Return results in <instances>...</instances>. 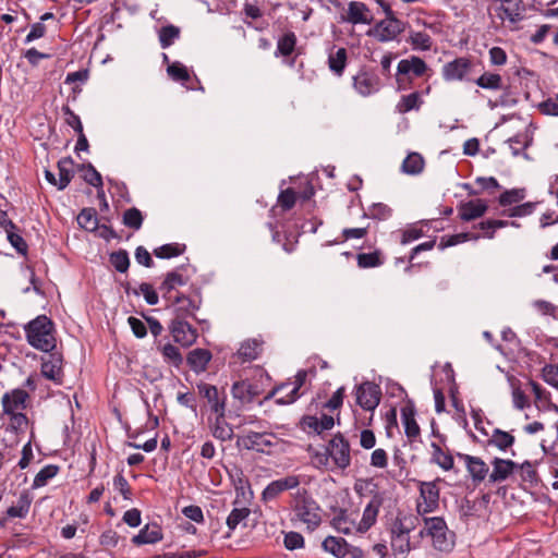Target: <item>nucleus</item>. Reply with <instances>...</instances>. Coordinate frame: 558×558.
Instances as JSON below:
<instances>
[{
  "instance_id": "ea45409f",
  "label": "nucleus",
  "mask_w": 558,
  "mask_h": 558,
  "mask_svg": "<svg viewBox=\"0 0 558 558\" xmlns=\"http://www.w3.org/2000/svg\"><path fill=\"white\" fill-rule=\"evenodd\" d=\"M515 472L523 482H527L530 484H536L538 482L536 461H524L523 463L518 464Z\"/></svg>"
},
{
  "instance_id": "f257e3e1",
  "label": "nucleus",
  "mask_w": 558,
  "mask_h": 558,
  "mask_svg": "<svg viewBox=\"0 0 558 558\" xmlns=\"http://www.w3.org/2000/svg\"><path fill=\"white\" fill-rule=\"evenodd\" d=\"M418 517L413 514L398 513L392 520L389 534L390 546L396 558H405L412 550L410 533L415 530Z\"/></svg>"
},
{
  "instance_id": "f03ea898",
  "label": "nucleus",
  "mask_w": 558,
  "mask_h": 558,
  "mask_svg": "<svg viewBox=\"0 0 558 558\" xmlns=\"http://www.w3.org/2000/svg\"><path fill=\"white\" fill-rule=\"evenodd\" d=\"M28 343L40 351L50 352L56 348L53 323L45 315L29 322L25 327Z\"/></svg>"
},
{
  "instance_id": "2f4dec72",
  "label": "nucleus",
  "mask_w": 558,
  "mask_h": 558,
  "mask_svg": "<svg viewBox=\"0 0 558 558\" xmlns=\"http://www.w3.org/2000/svg\"><path fill=\"white\" fill-rule=\"evenodd\" d=\"M162 538L161 531L158 525H145L137 535L133 536L132 543L135 545L155 544Z\"/></svg>"
},
{
  "instance_id": "b1692460",
  "label": "nucleus",
  "mask_w": 558,
  "mask_h": 558,
  "mask_svg": "<svg viewBox=\"0 0 558 558\" xmlns=\"http://www.w3.org/2000/svg\"><path fill=\"white\" fill-rule=\"evenodd\" d=\"M493 471L489 474V482L501 483L515 472L518 463L512 460L494 458L492 461Z\"/></svg>"
},
{
  "instance_id": "f8f14e48",
  "label": "nucleus",
  "mask_w": 558,
  "mask_h": 558,
  "mask_svg": "<svg viewBox=\"0 0 558 558\" xmlns=\"http://www.w3.org/2000/svg\"><path fill=\"white\" fill-rule=\"evenodd\" d=\"M385 11L388 16L380 21L373 29L374 37L381 43L396 39L403 31V23L400 20L390 16V9L387 7L385 8Z\"/></svg>"
},
{
  "instance_id": "f3484780",
  "label": "nucleus",
  "mask_w": 558,
  "mask_h": 558,
  "mask_svg": "<svg viewBox=\"0 0 558 558\" xmlns=\"http://www.w3.org/2000/svg\"><path fill=\"white\" fill-rule=\"evenodd\" d=\"M298 475H288L286 477L272 481L263 490L262 497L265 501L276 499L284 490L293 489L300 485Z\"/></svg>"
},
{
  "instance_id": "a19ab883",
  "label": "nucleus",
  "mask_w": 558,
  "mask_h": 558,
  "mask_svg": "<svg viewBox=\"0 0 558 558\" xmlns=\"http://www.w3.org/2000/svg\"><path fill=\"white\" fill-rule=\"evenodd\" d=\"M408 43L412 46L413 50L426 51L432 48V37L425 32H411Z\"/></svg>"
},
{
  "instance_id": "393cba45",
  "label": "nucleus",
  "mask_w": 558,
  "mask_h": 558,
  "mask_svg": "<svg viewBox=\"0 0 558 558\" xmlns=\"http://www.w3.org/2000/svg\"><path fill=\"white\" fill-rule=\"evenodd\" d=\"M43 375L56 381L57 384L62 383V356L59 353H51L43 363L41 366Z\"/></svg>"
},
{
  "instance_id": "c756f323",
  "label": "nucleus",
  "mask_w": 558,
  "mask_h": 558,
  "mask_svg": "<svg viewBox=\"0 0 558 558\" xmlns=\"http://www.w3.org/2000/svg\"><path fill=\"white\" fill-rule=\"evenodd\" d=\"M331 524L338 532L347 535L359 533V522H355V520L351 518V514H349L345 510H340L332 518Z\"/></svg>"
},
{
  "instance_id": "ddd939ff",
  "label": "nucleus",
  "mask_w": 558,
  "mask_h": 558,
  "mask_svg": "<svg viewBox=\"0 0 558 558\" xmlns=\"http://www.w3.org/2000/svg\"><path fill=\"white\" fill-rule=\"evenodd\" d=\"M355 397L356 403L362 409L374 411L380 402L381 391L377 385L365 381L357 386Z\"/></svg>"
},
{
  "instance_id": "0eeeda50",
  "label": "nucleus",
  "mask_w": 558,
  "mask_h": 558,
  "mask_svg": "<svg viewBox=\"0 0 558 558\" xmlns=\"http://www.w3.org/2000/svg\"><path fill=\"white\" fill-rule=\"evenodd\" d=\"M294 518L303 523L307 530H315L322 522L318 505L310 498L296 500L294 507Z\"/></svg>"
},
{
  "instance_id": "a878e982",
  "label": "nucleus",
  "mask_w": 558,
  "mask_h": 558,
  "mask_svg": "<svg viewBox=\"0 0 558 558\" xmlns=\"http://www.w3.org/2000/svg\"><path fill=\"white\" fill-rule=\"evenodd\" d=\"M211 357L210 351L197 348L189 352L186 362L193 372L199 374L206 371Z\"/></svg>"
},
{
  "instance_id": "e433bc0d",
  "label": "nucleus",
  "mask_w": 558,
  "mask_h": 558,
  "mask_svg": "<svg viewBox=\"0 0 558 558\" xmlns=\"http://www.w3.org/2000/svg\"><path fill=\"white\" fill-rule=\"evenodd\" d=\"M475 84L478 87L488 90H500L504 88L502 77L499 74L493 72H484L475 80Z\"/></svg>"
},
{
  "instance_id": "338daca9",
  "label": "nucleus",
  "mask_w": 558,
  "mask_h": 558,
  "mask_svg": "<svg viewBox=\"0 0 558 558\" xmlns=\"http://www.w3.org/2000/svg\"><path fill=\"white\" fill-rule=\"evenodd\" d=\"M543 379L554 388L558 389V365H546L542 371Z\"/></svg>"
},
{
  "instance_id": "c85d7f7f",
  "label": "nucleus",
  "mask_w": 558,
  "mask_h": 558,
  "mask_svg": "<svg viewBox=\"0 0 558 558\" xmlns=\"http://www.w3.org/2000/svg\"><path fill=\"white\" fill-rule=\"evenodd\" d=\"M348 52L341 47L337 50L331 49L328 53V68L338 77L342 76L347 66Z\"/></svg>"
},
{
  "instance_id": "a18cd8bd",
  "label": "nucleus",
  "mask_w": 558,
  "mask_h": 558,
  "mask_svg": "<svg viewBox=\"0 0 558 558\" xmlns=\"http://www.w3.org/2000/svg\"><path fill=\"white\" fill-rule=\"evenodd\" d=\"M31 502L28 495L22 494L17 502L8 509L7 514L10 518H24L29 511Z\"/></svg>"
},
{
  "instance_id": "2eb2a0df",
  "label": "nucleus",
  "mask_w": 558,
  "mask_h": 558,
  "mask_svg": "<svg viewBox=\"0 0 558 558\" xmlns=\"http://www.w3.org/2000/svg\"><path fill=\"white\" fill-rule=\"evenodd\" d=\"M198 395L206 399L211 410L222 416L226 410V395L214 385L201 381L197 384Z\"/></svg>"
},
{
  "instance_id": "58836bf2",
  "label": "nucleus",
  "mask_w": 558,
  "mask_h": 558,
  "mask_svg": "<svg viewBox=\"0 0 558 558\" xmlns=\"http://www.w3.org/2000/svg\"><path fill=\"white\" fill-rule=\"evenodd\" d=\"M8 423V429L15 434L24 433L28 427V418L24 412H15L13 414H5L4 420Z\"/></svg>"
},
{
  "instance_id": "603ef678",
  "label": "nucleus",
  "mask_w": 558,
  "mask_h": 558,
  "mask_svg": "<svg viewBox=\"0 0 558 558\" xmlns=\"http://www.w3.org/2000/svg\"><path fill=\"white\" fill-rule=\"evenodd\" d=\"M185 246L178 243L161 245L154 250V254L158 258H171L181 255Z\"/></svg>"
},
{
  "instance_id": "9b49d317",
  "label": "nucleus",
  "mask_w": 558,
  "mask_h": 558,
  "mask_svg": "<svg viewBox=\"0 0 558 558\" xmlns=\"http://www.w3.org/2000/svg\"><path fill=\"white\" fill-rule=\"evenodd\" d=\"M330 459L339 469H347L351 463L350 445L342 435H335L328 446Z\"/></svg>"
},
{
  "instance_id": "7c9ffc66",
  "label": "nucleus",
  "mask_w": 558,
  "mask_h": 558,
  "mask_svg": "<svg viewBox=\"0 0 558 558\" xmlns=\"http://www.w3.org/2000/svg\"><path fill=\"white\" fill-rule=\"evenodd\" d=\"M333 424V417L326 414H323L319 418L316 416H305L302 420V426L304 429H311L317 434L331 429Z\"/></svg>"
},
{
  "instance_id": "bb28decb",
  "label": "nucleus",
  "mask_w": 558,
  "mask_h": 558,
  "mask_svg": "<svg viewBox=\"0 0 558 558\" xmlns=\"http://www.w3.org/2000/svg\"><path fill=\"white\" fill-rule=\"evenodd\" d=\"M264 341L262 339L252 338L244 340L238 350L236 355L243 362L256 360L263 351Z\"/></svg>"
},
{
  "instance_id": "49530a36",
  "label": "nucleus",
  "mask_w": 558,
  "mask_h": 558,
  "mask_svg": "<svg viewBox=\"0 0 558 558\" xmlns=\"http://www.w3.org/2000/svg\"><path fill=\"white\" fill-rule=\"evenodd\" d=\"M424 168V159L420 154L412 153L402 162V170L408 174H417Z\"/></svg>"
},
{
  "instance_id": "c03bdc74",
  "label": "nucleus",
  "mask_w": 558,
  "mask_h": 558,
  "mask_svg": "<svg viewBox=\"0 0 558 558\" xmlns=\"http://www.w3.org/2000/svg\"><path fill=\"white\" fill-rule=\"evenodd\" d=\"M77 223L87 231L97 229L98 219L94 208H84L77 216Z\"/></svg>"
},
{
  "instance_id": "13d9d810",
  "label": "nucleus",
  "mask_w": 558,
  "mask_h": 558,
  "mask_svg": "<svg viewBox=\"0 0 558 558\" xmlns=\"http://www.w3.org/2000/svg\"><path fill=\"white\" fill-rule=\"evenodd\" d=\"M251 513V510L246 507H240V508H234L230 514L228 515L227 518V525L229 527V530L233 531L236 529V526L242 522L244 521L245 519H247V517L250 515Z\"/></svg>"
},
{
  "instance_id": "39448f33",
  "label": "nucleus",
  "mask_w": 558,
  "mask_h": 558,
  "mask_svg": "<svg viewBox=\"0 0 558 558\" xmlns=\"http://www.w3.org/2000/svg\"><path fill=\"white\" fill-rule=\"evenodd\" d=\"M439 481L440 480L432 482H418L420 495L415 505V509L418 515L424 518L426 514L435 512L439 508Z\"/></svg>"
},
{
  "instance_id": "4c0bfd02",
  "label": "nucleus",
  "mask_w": 558,
  "mask_h": 558,
  "mask_svg": "<svg viewBox=\"0 0 558 558\" xmlns=\"http://www.w3.org/2000/svg\"><path fill=\"white\" fill-rule=\"evenodd\" d=\"M514 444V437L505 430L496 428L493 430L490 438L488 439V445L498 448L501 451H506L511 448Z\"/></svg>"
},
{
  "instance_id": "4d7b16f0",
  "label": "nucleus",
  "mask_w": 558,
  "mask_h": 558,
  "mask_svg": "<svg viewBox=\"0 0 558 558\" xmlns=\"http://www.w3.org/2000/svg\"><path fill=\"white\" fill-rule=\"evenodd\" d=\"M478 239H480L478 234H473V233H469V232H462V233L450 235L446 240H445V238H442L441 242L439 244V247L440 248H446L448 246H453V245H457V244H460V243H463V242H466V241H470V240L471 241H476Z\"/></svg>"
},
{
  "instance_id": "774afa93",
  "label": "nucleus",
  "mask_w": 558,
  "mask_h": 558,
  "mask_svg": "<svg viewBox=\"0 0 558 558\" xmlns=\"http://www.w3.org/2000/svg\"><path fill=\"white\" fill-rule=\"evenodd\" d=\"M539 110L544 114L558 116V94L541 102Z\"/></svg>"
},
{
  "instance_id": "72a5a7b5",
  "label": "nucleus",
  "mask_w": 558,
  "mask_h": 558,
  "mask_svg": "<svg viewBox=\"0 0 558 558\" xmlns=\"http://www.w3.org/2000/svg\"><path fill=\"white\" fill-rule=\"evenodd\" d=\"M423 104L422 96L418 92H413L408 95L401 96L396 105V111L400 114L408 113L412 110H418Z\"/></svg>"
},
{
  "instance_id": "1a4fd4ad",
  "label": "nucleus",
  "mask_w": 558,
  "mask_h": 558,
  "mask_svg": "<svg viewBox=\"0 0 558 558\" xmlns=\"http://www.w3.org/2000/svg\"><path fill=\"white\" fill-rule=\"evenodd\" d=\"M354 90L362 97H368L378 93L381 88L380 77L373 71L365 68L352 77Z\"/></svg>"
},
{
  "instance_id": "412c9836",
  "label": "nucleus",
  "mask_w": 558,
  "mask_h": 558,
  "mask_svg": "<svg viewBox=\"0 0 558 558\" xmlns=\"http://www.w3.org/2000/svg\"><path fill=\"white\" fill-rule=\"evenodd\" d=\"M201 307V298L199 296H187V295H178L173 303V311L175 314V319H183L186 317H193Z\"/></svg>"
},
{
  "instance_id": "aec40b11",
  "label": "nucleus",
  "mask_w": 558,
  "mask_h": 558,
  "mask_svg": "<svg viewBox=\"0 0 558 558\" xmlns=\"http://www.w3.org/2000/svg\"><path fill=\"white\" fill-rule=\"evenodd\" d=\"M175 342L183 347L193 344L197 338L196 330L183 319H173L170 326Z\"/></svg>"
},
{
  "instance_id": "6e6552de",
  "label": "nucleus",
  "mask_w": 558,
  "mask_h": 558,
  "mask_svg": "<svg viewBox=\"0 0 558 558\" xmlns=\"http://www.w3.org/2000/svg\"><path fill=\"white\" fill-rule=\"evenodd\" d=\"M306 377H307L306 371H303V369L299 371L292 381H288V383H284V384H281L279 386L275 387L265 399L267 400V399H270L278 395H281V392H283L284 390L290 388L287 397H277L276 398V403L281 404V405H287V404L293 403L294 401H296L300 398L301 395L299 393V390L305 384Z\"/></svg>"
},
{
  "instance_id": "e2e57ef3",
  "label": "nucleus",
  "mask_w": 558,
  "mask_h": 558,
  "mask_svg": "<svg viewBox=\"0 0 558 558\" xmlns=\"http://www.w3.org/2000/svg\"><path fill=\"white\" fill-rule=\"evenodd\" d=\"M167 72H168V75L173 81L184 83L190 80V73H189L187 69L179 62H174V63L170 64L167 69Z\"/></svg>"
},
{
  "instance_id": "69168bd1",
  "label": "nucleus",
  "mask_w": 558,
  "mask_h": 558,
  "mask_svg": "<svg viewBox=\"0 0 558 558\" xmlns=\"http://www.w3.org/2000/svg\"><path fill=\"white\" fill-rule=\"evenodd\" d=\"M535 203H524L510 208L508 211H504V215L508 217H525L534 211Z\"/></svg>"
},
{
  "instance_id": "473e14b6",
  "label": "nucleus",
  "mask_w": 558,
  "mask_h": 558,
  "mask_svg": "<svg viewBox=\"0 0 558 558\" xmlns=\"http://www.w3.org/2000/svg\"><path fill=\"white\" fill-rule=\"evenodd\" d=\"M432 462L437 464L444 471H450L453 469L454 461L453 457L449 451L442 450V448L436 444L432 442Z\"/></svg>"
},
{
  "instance_id": "7ed1b4c3",
  "label": "nucleus",
  "mask_w": 558,
  "mask_h": 558,
  "mask_svg": "<svg viewBox=\"0 0 558 558\" xmlns=\"http://www.w3.org/2000/svg\"><path fill=\"white\" fill-rule=\"evenodd\" d=\"M423 521L424 527L418 533L421 537H429L433 547L439 551H448L453 547V534L441 517H424Z\"/></svg>"
},
{
  "instance_id": "8fccbe9b",
  "label": "nucleus",
  "mask_w": 558,
  "mask_h": 558,
  "mask_svg": "<svg viewBox=\"0 0 558 558\" xmlns=\"http://www.w3.org/2000/svg\"><path fill=\"white\" fill-rule=\"evenodd\" d=\"M295 45L296 36L293 32H289L279 38L277 44V52L282 56H290L294 51Z\"/></svg>"
},
{
  "instance_id": "5fc2aeb1",
  "label": "nucleus",
  "mask_w": 558,
  "mask_h": 558,
  "mask_svg": "<svg viewBox=\"0 0 558 558\" xmlns=\"http://www.w3.org/2000/svg\"><path fill=\"white\" fill-rule=\"evenodd\" d=\"M525 197V189H512V190H508V191H505L500 196H499V204L501 206H510L512 204H517V203H520L521 201H523Z\"/></svg>"
},
{
  "instance_id": "a211bd4d",
  "label": "nucleus",
  "mask_w": 558,
  "mask_h": 558,
  "mask_svg": "<svg viewBox=\"0 0 558 558\" xmlns=\"http://www.w3.org/2000/svg\"><path fill=\"white\" fill-rule=\"evenodd\" d=\"M343 22L355 24H371L373 21L372 11L360 1H351L344 14L341 15Z\"/></svg>"
},
{
  "instance_id": "4468645a",
  "label": "nucleus",
  "mask_w": 558,
  "mask_h": 558,
  "mask_svg": "<svg viewBox=\"0 0 558 558\" xmlns=\"http://www.w3.org/2000/svg\"><path fill=\"white\" fill-rule=\"evenodd\" d=\"M384 504V496L376 492L363 510L361 520L359 521L357 532L363 534L367 532L377 521L379 510Z\"/></svg>"
},
{
  "instance_id": "4be33fe9",
  "label": "nucleus",
  "mask_w": 558,
  "mask_h": 558,
  "mask_svg": "<svg viewBox=\"0 0 558 558\" xmlns=\"http://www.w3.org/2000/svg\"><path fill=\"white\" fill-rule=\"evenodd\" d=\"M498 16L502 21L515 24L523 19L524 4L521 0H499Z\"/></svg>"
},
{
  "instance_id": "6e6d98bb",
  "label": "nucleus",
  "mask_w": 558,
  "mask_h": 558,
  "mask_svg": "<svg viewBox=\"0 0 558 558\" xmlns=\"http://www.w3.org/2000/svg\"><path fill=\"white\" fill-rule=\"evenodd\" d=\"M160 351L166 362L171 363L177 367L182 364L183 357L175 345L167 343L160 348Z\"/></svg>"
},
{
  "instance_id": "0e129e2a",
  "label": "nucleus",
  "mask_w": 558,
  "mask_h": 558,
  "mask_svg": "<svg viewBox=\"0 0 558 558\" xmlns=\"http://www.w3.org/2000/svg\"><path fill=\"white\" fill-rule=\"evenodd\" d=\"M16 230H17V228L5 231L8 241L17 251V253H20L22 255H26L28 246H27L25 240L22 238V235H20L16 232Z\"/></svg>"
},
{
  "instance_id": "79ce46f5",
  "label": "nucleus",
  "mask_w": 558,
  "mask_h": 558,
  "mask_svg": "<svg viewBox=\"0 0 558 558\" xmlns=\"http://www.w3.org/2000/svg\"><path fill=\"white\" fill-rule=\"evenodd\" d=\"M72 165H73V161L70 158L61 159L58 162V170H59L58 189L59 190H64L71 182V180L73 178Z\"/></svg>"
},
{
  "instance_id": "cd10ccee",
  "label": "nucleus",
  "mask_w": 558,
  "mask_h": 558,
  "mask_svg": "<svg viewBox=\"0 0 558 558\" xmlns=\"http://www.w3.org/2000/svg\"><path fill=\"white\" fill-rule=\"evenodd\" d=\"M231 392L242 403H250L259 395L257 386L245 380L234 383Z\"/></svg>"
},
{
  "instance_id": "423d86ee",
  "label": "nucleus",
  "mask_w": 558,
  "mask_h": 558,
  "mask_svg": "<svg viewBox=\"0 0 558 558\" xmlns=\"http://www.w3.org/2000/svg\"><path fill=\"white\" fill-rule=\"evenodd\" d=\"M281 440L272 433L250 432L238 438V445L246 450L271 454L274 449L280 445Z\"/></svg>"
},
{
  "instance_id": "3c124183",
  "label": "nucleus",
  "mask_w": 558,
  "mask_h": 558,
  "mask_svg": "<svg viewBox=\"0 0 558 558\" xmlns=\"http://www.w3.org/2000/svg\"><path fill=\"white\" fill-rule=\"evenodd\" d=\"M356 262L360 268H373L383 264L381 255L377 251L357 254Z\"/></svg>"
},
{
  "instance_id": "680f3d73",
  "label": "nucleus",
  "mask_w": 558,
  "mask_h": 558,
  "mask_svg": "<svg viewBox=\"0 0 558 558\" xmlns=\"http://www.w3.org/2000/svg\"><path fill=\"white\" fill-rule=\"evenodd\" d=\"M110 263L119 272H125L130 266V259L126 251L113 252L110 255Z\"/></svg>"
},
{
  "instance_id": "f704fd0d",
  "label": "nucleus",
  "mask_w": 558,
  "mask_h": 558,
  "mask_svg": "<svg viewBox=\"0 0 558 558\" xmlns=\"http://www.w3.org/2000/svg\"><path fill=\"white\" fill-rule=\"evenodd\" d=\"M401 420L404 426V432L410 440H414L420 436V426L414 417V410L412 408H403L401 411Z\"/></svg>"
},
{
  "instance_id": "6ab92c4d",
  "label": "nucleus",
  "mask_w": 558,
  "mask_h": 558,
  "mask_svg": "<svg viewBox=\"0 0 558 558\" xmlns=\"http://www.w3.org/2000/svg\"><path fill=\"white\" fill-rule=\"evenodd\" d=\"M458 456L460 459L463 460L466 471L472 478V482L474 484H480L484 482V480L487 477L489 473V468L486 464V462L482 460L480 457L466 453H459Z\"/></svg>"
},
{
  "instance_id": "864d4df0",
  "label": "nucleus",
  "mask_w": 558,
  "mask_h": 558,
  "mask_svg": "<svg viewBox=\"0 0 558 558\" xmlns=\"http://www.w3.org/2000/svg\"><path fill=\"white\" fill-rule=\"evenodd\" d=\"M185 283L183 277L178 271H171L168 272L166 276V279L160 286V291L163 293V295L170 293L172 290H174L177 287L183 286Z\"/></svg>"
},
{
  "instance_id": "c9c22d12",
  "label": "nucleus",
  "mask_w": 558,
  "mask_h": 558,
  "mask_svg": "<svg viewBox=\"0 0 558 558\" xmlns=\"http://www.w3.org/2000/svg\"><path fill=\"white\" fill-rule=\"evenodd\" d=\"M323 548L337 558H342L348 554V544L342 537H326L323 542Z\"/></svg>"
},
{
  "instance_id": "09e8293b",
  "label": "nucleus",
  "mask_w": 558,
  "mask_h": 558,
  "mask_svg": "<svg viewBox=\"0 0 558 558\" xmlns=\"http://www.w3.org/2000/svg\"><path fill=\"white\" fill-rule=\"evenodd\" d=\"M180 36V28L174 25H168L161 27L159 31V41L161 47L168 48L170 47L175 39H178Z\"/></svg>"
},
{
  "instance_id": "5701e85b",
  "label": "nucleus",
  "mask_w": 558,
  "mask_h": 558,
  "mask_svg": "<svg viewBox=\"0 0 558 558\" xmlns=\"http://www.w3.org/2000/svg\"><path fill=\"white\" fill-rule=\"evenodd\" d=\"M488 206L483 199H471L458 206V216L462 221H472L481 218L487 211Z\"/></svg>"
},
{
  "instance_id": "052dcab7",
  "label": "nucleus",
  "mask_w": 558,
  "mask_h": 558,
  "mask_svg": "<svg viewBox=\"0 0 558 558\" xmlns=\"http://www.w3.org/2000/svg\"><path fill=\"white\" fill-rule=\"evenodd\" d=\"M123 223L132 229L138 230L143 223L142 213L133 207L124 211Z\"/></svg>"
},
{
  "instance_id": "9d476101",
  "label": "nucleus",
  "mask_w": 558,
  "mask_h": 558,
  "mask_svg": "<svg viewBox=\"0 0 558 558\" xmlns=\"http://www.w3.org/2000/svg\"><path fill=\"white\" fill-rule=\"evenodd\" d=\"M28 400V392L22 388H15L7 391L1 398L2 412L0 414V418L4 420L5 414L24 412L27 408Z\"/></svg>"
},
{
  "instance_id": "dca6fc26",
  "label": "nucleus",
  "mask_w": 558,
  "mask_h": 558,
  "mask_svg": "<svg viewBox=\"0 0 558 558\" xmlns=\"http://www.w3.org/2000/svg\"><path fill=\"white\" fill-rule=\"evenodd\" d=\"M472 69V61L469 58H457L442 66L441 75L445 81H463Z\"/></svg>"
},
{
  "instance_id": "20e7f679",
  "label": "nucleus",
  "mask_w": 558,
  "mask_h": 558,
  "mask_svg": "<svg viewBox=\"0 0 558 558\" xmlns=\"http://www.w3.org/2000/svg\"><path fill=\"white\" fill-rule=\"evenodd\" d=\"M427 63L417 56H410L398 62L395 74L398 89H405L413 80L423 77L428 72Z\"/></svg>"
},
{
  "instance_id": "37998d69",
  "label": "nucleus",
  "mask_w": 558,
  "mask_h": 558,
  "mask_svg": "<svg viewBox=\"0 0 558 558\" xmlns=\"http://www.w3.org/2000/svg\"><path fill=\"white\" fill-rule=\"evenodd\" d=\"M223 416L225 414L222 416L217 414L215 424L213 426L214 437L221 441L230 440L233 436V429L231 425L225 421Z\"/></svg>"
},
{
  "instance_id": "de8ad7c7",
  "label": "nucleus",
  "mask_w": 558,
  "mask_h": 558,
  "mask_svg": "<svg viewBox=\"0 0 558 558\" xmlns=\"http://www.w3.org/2000/svg\"><path fill=\"white\" fill-rule=\"evenodd\" d=\"M59 472V468L54 464H48L44 466L35 476L33 487L38 488L47 484V482L53 478Z\"/></svg>"
},
{
  "instance_id": "bf43d9fd",
  "label": "nucleus",
  "mask_w": 558,
  "mask_h": 558,
  "mask_svg": "<svg viewBox=\"0 0 558 558\" xmlns=\"http://www.w3.org/2000/svg\"><path fill=\"white\" fill-rule=\"evenodd\" d=\"M296 202V193L293 189L288 187L280 192L277 206H279L283 211L290 210Z\"/></svg>"
}]
</instances>
